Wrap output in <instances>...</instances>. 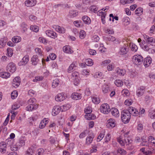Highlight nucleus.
Returning <instances> with one entry per match:
<instances>
[{
    "mask_svg": "<svg viewBox=\"0 0 155 155\" xmlns=\"http://www.w3.org/2000/svg\"><path fill=\"white\" fill-rule=\"evenodd\" d=\"M82 19L84 23L86 24L89 25L91 22V20L90 18L87 16H83Z\"/></svg>",
    "mask_w": 155,
    "mask_h": 155,
    "instance_id": "28",
    "label": "nucleus"
},
{
    "mask_svg": "<svg viewBox=\"0 0 155 155\" xmlns=\"http://www.w3.org/2000/svg\"><path fill=\"white\" fill-rule=\"evenodd\" d=\"M100 110L102 113L104 114H108L110 111V108L109 105L107 104H102L101 106Z\"/></svg>",
    "mask_w": 155,
    "mask_h": 155,
    "instance_id": "4",
    "label": "nucleus"
},
{
    "mask_svg": "<svg viewBox=\"0 0 155 155\" xmlns=\"http://www.w3.org/2000/svg\"><path fill=\"white\" fill-rule=\"evenodd\" d=\"M111 112L112 115L116 117H118L119 115V112L118 109L115 107H113L111 109Z\"/></svg>",
    "mask_w": 155,
    "mask_h": 155,
    "instance_id": "21",
    "label": "nucleus"
},
{
    "mask_svg": "<svg viewBox=\"0 0 155 155\" xmlns=\"http://www.w3.org/2000/svg\"><path fill=\"white\" fill-rule=\"evenodd\" d=\"M121 120L124 123H128L131 118V115L127 110H124L121 113Z\"/></svg>",
    "mask_w": 155,
    "mask_h": 155,
    "instance_id": "2",
    "label": "nucleus"
},
{
    "mask_svg": "<svg viewBox=\"0 0 155 155\" xmlns=\"http://www.w3.org/2000/svg\"><path fill=\"white\" fill-rule=\"evenodd\" d=\"M114 68L113 64H110L107 67V69L108 71H112Z\"/></svg>",
    "mask_w": 155,
    "mask_h": 155,
    "instance_id": "64",
    "label": "nucleus"
},
{
    "mask_svg": "<svg viewBox=\"0 0 155 155\" xmlns=\"http://www.w3.org/2000/svg\"><path fill=\"white\" fill-rule=\"evenodd\" d=\"M115 85L118 87H121L123 84V81L117 79L114 82Z\"/></svg>",
    "mask_w": 155,
    "mask_h": 155,
    "instance_id": "38",
    "label": "nucleus"
},
{
    "mask_svg": "<svg viewBox=\"0 0 155 155\" xmlns=\"http://www.w3.org/2000/svg\"><path fill=\"white\" fill-rule=\"evenodd\" d=\"M143 12V9L141 8H137L135 11V14L138 15L141 14Z\"/></svg>",
    "mask_w": 155,
    "mask_h": 155,
    "instance_id": "54",
    "label": "nucleus"
},
{
    "mask_svg": "<svg viewBox=\"0 0 155 155\" xmlns=\"http://www.w3.org/2000/svg\"><path fill=\"white\" fill-rule=\"evenodd\" d=\"M29 61V56L28 55H25L22 59L18 63L19 66L23 65L27 63Z\"/></svg>",
    "mask_w": 155,
    "mask_h": 155,
    "instance_id": "15",
    "label": "nucleus"
},
{
    "mask_svg": "<svg viewBox=\"0 0 155 155\" xmlns=\"http://www.w3.org/2000/svg\"><path fill=\"white\" fill-rule=\"evenodd\" d=\"M59 81L58 79H55L54 80L52 84V86L53 88H55L59 84Z\"/></svg>",
    "mask_w": 155,
    "mask_h": 155,
    "instance_id": "45",
    "label": "nucleus"
},
{
    "mask_svg": "<svg viewBox=\"0 0 155 155\" xmlns=\"http://www.w3.org/2000/svg\"><path fill=\"white\" fill-rule=\"evenodd\" d=\"M62 108V110L61 111H65L67 110L69 108V105L68 104H67L66 105H63L61 107Z\"/></svg>",
    "mask_w": 155,
    "mask_h": 155,
    "instance_id": "56",
    "label": "nucleus"
},
{
    "mask_svg": "<svg viewBox=\"0 0 155 155\" xmlns=\"http://www.w3.org/2000/svg\"><path fill=\"white\" fill-rule=\"evenodd\" d=\"M20 105L18 104L17 103H15L14 105L12 106V110H11V113L14 114V116L16 115L17 113L14 112L13 110L18 109L20 107Z\"/></svg>",
    "mask_w": 155,
    "mask_h": 155,
    "instance_id": "27",
    "label": "nucleus"
},
{
    "mask_svg": "<svg viewBox=\"0 0 155 155\" xmlns=\"http://www.w3.org/2000/svg\"><path fill=\"white\" fill-rule=\"evenodd\" d=\"M148 140L149 142L153 146H155V139L152 136H150L148 138Z\"/></svg>",
    "mask_w": 155,
    "mask_h": 155,
    "instance_id": "37",
    "label": "nucleus"
},
{
    "mask_svg": "<svg viewBox=\"0 0 155 155\" xmlns=\"http://www.w3.org/2000/svg\"><path fill=\"white\" fill-rule=\"evenodd\" d=\"M19 146H22L25 145V140L24 139H20L19 142H18Z\"/></svg>",
    "mask_w": 155,
    "mask_h": 155,
    "instance_id": "58",
    "label": "nucleus"
},
{
    "mask_svg": "<svg viewBox=\"0 0 155 155\" xmlns=\"http://www.w3.org/2000/svg\"><path fill=\"white\" fill-rule=\"evenodd\" d=\"M124 140L125 141V143L128 145L130 144L132 141V140L130 139L129 137L125 138Z\"/></svg>",
    "mask_w": 155,
    "mask_h": 155,
    "instance_id": "51",
    "label": "nucleus"
},
{
    "mask_svg": "<svg viewBox=\"0 0 155 155\" xmlns=\"http://www.w3.org/2000/svg\"><path fill=\"white\" fill-rule=\"evenodd\" d=\"M66 94L64 93H61L58 94L55 97V99L58 101H63L67 97Z\"/></svg>",
    "mask_w": 155,
    "mask_h": 155,
    "instance_id": "7",
    "label": "nucleus"
},
{
    "mask_svg": "<svg viewBox=\"0 0 155 155\" xmlns=\"http://www.w3.org/2000/svg\"><path fill=\"white\" fill-rule=\"evenodd\" d=\"M130 47L131 51L134 52H136L138 49L137 46L134 44H130Z\"/></svg>",
    "mask_w": 155,
    "mask_h": 155,
    "instance_id": "42",
    "label": "nucleus"
},
{
    "mask_svg": "<svg viewBox=\"0 0 155 155\" xmlns=\"http://www.w3.org/2000/svg\"><path fill=\"white\" fill-rule=\"evenodd\" d=\"M144 39L147 42L146 45H143L141 46L144 50L148 51L152 49L153 46L155 47V39L153 37H150L145 35H144Z\"/></svg>",
    "mask_w": 155,
    "mask_h": 155,
    "instance_id": "1",
    "label": "nucleus"
},
{
    "mask_svg": "<svg viewBox=\"0 0 155 155\" xmlns=\"http://www.w3.org/2000/svg\"><path fill=\"white\" fill-rule=\"evenodd\" d=\"M46 34L48 36L53 38H55L57 37V35L56 32L51 30H47L45 32Z\"/></svg>",
    "mask_w": 155,
    "mask_h": 155,
    "instance_id": "10",
    "label": "nucleus"
},
{
    "mask_svg": "<svg viewBox=\"0 0 155 155\" xmlns=\"http://www.w3.org/2000/svg\"><path fill=\"white\" fill-rule=\"evenodd\" d=\"M103 38L106 41H114L116 40V38L115 37H114L111 35L104 36Z\"/></svg>",
    "mask_w": 155,
    "mask_h": 155,
    "instance_id": "29",
    "label": "nucleus"
},
{
    "mask_svg": "<svg viewBox=\"0 0 155 155\" xmlns=\"http://www.w3.org/2000/svg\"><path fill=\"white\" fill-rule=\"evenodd\" d=\"M39 41L45 44H46L47 43V41L45 38L42 37H39Z\"/></svg>",
    "mask_w": 155,
    "mask_h": 155,
    "instance_id": "60",
    "label": "nucleus"
},
{
    "mask_svg": "<svg viewBox=\"0 0 155 155\" xmlns=\"http://www.w3.org/2000/svg\"><path fill=\"white\" fill-rule=\"evenodd\" d=\"M18 92L16 91H15L12 92L11 97L12 99H15L18 96Z\"/></svg>",
    "mask_w": 155,
    "mask_h": 155,
    "instance_id": "49",
    "label": "nucleus"
},
{
    "mask_svg": "<svg viewBox=\"0 0 155 155\" xmlns=\"http://www.w3.org/2000/svg\"><path fill=\"white\" fill-rule=\"evenodd\" d=\"M48 120L46 118L44 119L40 122L39 124V128L42 129L45 127L46 124L48 123Z\"/></svg>",
    "mask_w": 155,
    "mask_h": 155,
    "instance_id": "30",
    "label": "nucleus"
},
{
    "mask_svg": "<svg viewBox=\"0 0 155 155\" xmlns=\"http://www.w3.org/2000/svg\"><path fill=\"white\" fill-rule=\"evenodd\" d=\"M153 153H155V149H154L153 148V150H148L147 151L145 152V154H147L148 155H151Z\"/></svg>",
    "mask_w": 155,
    "mask_h": 155,
    "instance_id": "63",
    "label": "nucleus"
},
{
    "mask_svg": "<svg viewBox=\"0 0 155 155\" xmlns=\"http://www.w3.org/2000/svg\"><path fill=\"white\" fill-rule=\"evenodd\" d=\"M38 57L37 55H34L31 58L32 64L34 65H36L38 62Z\"/></svg>",
    "mask_w": 155,
    "mask_h": 155,
    "instance_id": "32",
    "label": "nucleus"
},
{
    "mask_svg": "<svg viewBox=\"0 0 155 155\" xmlns=\"http://www.w3.org/2000/svg\"><path fill=\"white\" fill-rule=\"evenodd\" d=\"M149 115L152 119L155 118V111L152 109L149 110Z\"/></svg>",
    "mask_w": 155,
    "mask_h": 155,
    "instance_id": "40",
    "label": "nucleus"
},
{
    "mask_svg": "<svg viewBox=\"0 0 155 155\" xmlns=\"http://www.w3.org/2000/svg\"><path fill=\"white\" fill-rule=\"evenodd\" d=\"M152 62V59L150 57H147L144 59L143 64L145 67H148Z\"/></svg>",
    "mask_w": 155,
    "mask_h": 155,
    "instance_id": "18",
    "label": "nucleus"
},
{
    "mask_svg": "<svg viewBox=\"0 0 155 155\" xmlns=\"http://www.w3.org/2000/svg\"><path fill=\"white\" fill-rule=\"evenodd\" d=\"M77 65V63L76 62H74L71 64L68 69V72L69 73L71 71L75 69L74 68L76 67Z\"/></svg>",
    "mask_w": 155,
    "mask_h": 155,
    "instance_id": "34",
    "label": "nucleus"
},
{
    "mask_svg": "<svg viewBox=\"0 0 155 155\" xmlns=\"http://www.w3.org/2000/svg\"><path fill=\"white\" fill-rule=\"evenodd\" d=\"M63 50L64 52L67 53L71 54L73 52L68 45L64 46L63 48Z\"/></svg>",
    "mask_w": 155,
    "mask_h": 155,
    "instance_id": "31",
    "label": "nucleus"
},
{
    "mask_svg": "<svg viewBox=\"0 0 155 155\" xmlns=\"http://www.w3.org/2000/svg\"><path fill=\"white\" fill-rule=\"evenodd\" d=\"M145 91V88L144 87H140L137 91V95L139 97L142 96L144 94Z\"/></svg>",
    "mask_w": 155,
    "mask_h": 155,
    "instance_id": "14",
    "label": "nucleus"
},
{
    "mask_svg": "<svg viewBox=\"0 0 155 155\" xmlns=\"http://www.w3.org/2000/svg\"><path fill=\"white\" fill-rule=\"evenodd\" d=\"M71 97L74 100H77L81 99L82 97L80 94L74 93L72 94Z\"/></svg>",
    "mask_w": 155,
    "mask_h": 155,
    "instance_id": "24",
    "label": "nucleus"
},
{
    "mask_svg": "<svg viewBox=\"0 0 155 155\" xmlns=\"http://www.w3.org/2000/svg\"><path fill=\"white\" fill-rule=\"evenodd\" d=\"M92 102L95 104H97L100 103V99L98 97H92Z\"/></svg>",
    "mask_w": 155,
    "mask_h": 155,
    "instance_id": "41",
    "label": "nucleus"
},
{
    "mask_svg": "<svg viewBox=\"0 0 155 155\" xmlns=\"http://www.w3.org/2000/svg\"><path fill=\"white\" fill-rule=\"evenodd\" d=\"M115 120L112 118H110L107 121V126L108 127H110L112 128L114 127L116 125Z\"/></svg>",
    "mask_w": 155,
    "mask_h": 155,
    "instance_id": "17",
    "label": "nucleus"
},
{
    "mask_svg": "<svg viewBox=\"0 0 155 155\" xmlns=\"http://www.w3.org/2000/svg\"><path fill=\"white\" fill-rule=\"evenodd\" d=\"M21 39L20 37L15 36L13 37L12 38V41L14 43H18L20 42Z\"/></svg>",
    "mask_w": 155,
    "mask_h": 155,
    "instance_id": "35",
    "label": "nucleus"
},
{
    "mask_svg": "<svg viewBox=\"0 0 155 155\" xmlns=\"http://www.w3.org/2000/svg\"><path fill=\"white\" fill-rule=\"evenodd\" d=\"M85 115V118L87 120H94L96 118V116L91 113H86Z\"/></svg>",
    "mask_w": 155,
    "mask_h": 155,
    "instance_id": "25",
    "label": "nucleus"
},
{
    "mask_svg": "<svg viewBox=\"0 0 155 155\" xmlns=\"http://www.w3.org/2000/svg\"><path fill=\"white\" fill-rule=\"evenodd\" d=\"M7 56L9 57L12 56L13 54V51L11 48H8L7 49Z\"/></svg>",
    "mask_w": 155,
    "mask_h": 155,
    "instance_id": "44",
    "label": "nucleus"
},
{
    "mask_svg": "<svg viewBox=\"0 0 155 155\" xmlns=\"http://www.w3.org/2000/svg\"><path fill=\"white\" fill-rule=\"evenodd\" d=\"M28 94L31 96H33L36 94V92L33 90H30L28 91Z\"/></svg>",
    "mask_w": 155,
    "mask_h": 155,
    "instance_id": "59",
    "label": "nucleus"
},
{
    "mask_svg": "<svg viewBox=\"0 0 155 155\" xmlns=\"http://www.w3.org/2000/svg\"><path fill=\"white\" fill-rule=\"evenodd\" d=\"M79 37L81 39H83L85 37L86 34L84 31L81 30L79 33Z\"/></svg>",
    "mask_w": 155,
    "mask_h": 155,
    "instance_id": "46",
    "label": "nucleus"
},
{
    "mask_svg": "<svg viewBox=\"0 0 155 155\" xmlns=\"http://www.w3.org/2000/svg\"><path fill=\"white\" fill-rule=\"evenodd\" d=\"M62 108L59 106H54L52 109V114L53 116H55L60 112Z\"/></svg>",
    "mask_w": 155,
    "mask_h": 155,
    "instance_id": "9",
    "label": "nucleus"
},
{
    "mask_svg": "<svg viewBox=\"0 0 155 155\" xmlns=\"http://www.w3.org/2000/svg\"><path fill=\"white\" fill-rule=\"evenodd\" d=\"M133 60L135 64L140 65L143 62V58L140 55H136L133 57Z\"/></svg>",
    "mask_w": 155,
    "mask_h": 155,
    "instance_id": "3",
    "label": "nucleus"
},
{
    "mask_svg": "<svg viewBox=\"0 0 155 155\" xmlns=\"http://www.w3.org/2000/svg\"><path fill=\"white\" fill-rule=\"evenodd\" d=\"M33 149V147L29 148L27 151L25 155H32L34 153Z\"/></svg>",
    "mask_w": 155,
    "mask_h": 155,
    "instance_id": "43",
    "label": "nucleus"
},
{
    "mask_svg": "<svg viewBox=\"0 0 155 155\" xmlns=\"http://www.w3.org/2000/svg\"><path fill=\"white\" fill-rule=\"evenodd\" d=\"M105 32L106 33L109 34H113L114 33V31L113 29L110 30L109 29H107L105 30Z\"/></svg>",
    "mask_w": 155,
    "mask_h": 155,
    "instance_id": "61",
    "label": "nucleus"
},
{
    "mask_svg": "<svg viewBox=\"0 0 155 155\" xmlns=\"http://www.w3.org/2000/svg\"><path fill=\"white\" fill-rule=\"evenodd\" d=\"M53 28L55 29L56 30L60 33H63L65 32V30L64 28L61 27L58 25H54Z\"/></svg>",
    "mask_w": 155,
    "mask_h": 155,
    "instance_id": "20",
    "label": "nucleus"
},
{
    "mask_svg": "<svg viewBox=\"0 0 155 155\" xmlns=\"http://www.w3.org/2000/svg\"><path fill=\"white\" fill-rule=\"evenodd\" d=\"M30 29L32 30L33 31L37 32L39 31V28L37 26L31 25L30 26Z\"/></svg>",
    "mask_w": 155,
    "mask_h": 155,
    "instance_id": "48",
    "label": "nucleus"
},
{
    "mask_svg": "<svg viewBox=\"0 0 155 155\" xmlns=\"http://www.w3.org/2000/svg\"><path fill=\"white\" fill-rule=\"evenodd\" d=\"M20 78L19 77H16L13 80L12 86L15 87H18L20 84Z\"/></svg>",
    "mask_w": 155,
    "mask_h": 155,
    "instance_id": "11",
    "label": "nucleus"
},
{
    "mask_svg": "<svg viewBox=\"0 0 155 155\" xmlns=\"http://www.w3.org/2000/svg\"><path fill=\"white\" fill-rule=\"evenodd\" d=\"M116 71L117 74L120 76H124L126 72L125 70L120 69L119 68L117 69Z\"/></svg>",
    "mask_w": 155,
    "mask_h": 155,
    "instance_id": "33",
    "label": "nucleus"
},
{
    "mask_svg": "<svg viewBox=\"0 0 155 155\" xmlns=\"http://www.w3.org/2000/svg\"><path fill=\"white\" fill-rule=\"evenodd\" d=\"M85 63L86 65L91 66L93 65V62L92 60L90 58L87 59L85 61Z\"/></svg>",
    "mask_w": 155,
    "mask_h": 155,
    "instance_id": "39",
    "label": "nucleus"
},
{
    "mask_svg": "<svg viewBox=\"0 0 155 155\" xmlns=\"http://www.w3.org/2000/svg\"><path fill=\"white\" fill-rule=\"evenodd\" d=\"M73 24L77 27H81L82 26V22L80 20H77L74 21Z\"/></svg>",
    "mask_w": 155,
    "mask_h": 155,
    "instance_id": "36",
    "label": "nucleus"
},
{
    "mask_svg": "<svg viewBox=\"0 0 155 155\" xmlns=\"http://www.w3.org/2000/svg\"><path fill=\"white\" fill-rule=\"evenodd\" d=\"M25 5L28 7H32L36 3V0H27L25 2Z\"/></svg>",
    "mask_w": 155,
    "mask_h": 155,
    "instance_id": "12",
    "label": "nucleus"
},
{
    "mask_svg": "<svg viewBox=\"0 0 155 155\" xmlns=\"http://www.w3.org/2000/svg\"><path fill=\"white\" fill-rule=\"evenodd\" d=\"M122 94L124 96H127L129 94L128 90L127 89H124L122 91Z\"/></svg>",
    "mask_w": 155,
    "mask_h": 155,
    "instance_id": "53",
    "label": "nucleus"
},
{
    "mask_svg": "<svg viewBox=\"0 0 155 155\" xmlns=\"http://www.w3.org/2000/svg\"><path fill=\"white\" fill-rule=\"evenodd\" d=\"M38 108V105L37 104L35 105L34 104H28V105L26 107V110L28 111H32L33 110L36 109Z\"/></svg>",
    "mask_w": 155,
    "mask_h": 155,
    "instance_id": "19",
    "label": "nucleus"
},
{
    "mask_svg": "<svg viewBox=\"0 0 155 155\" xmlns=\"http://www.w3.org/2000/svg\"><path fill=\"white\" fill-rule=\"evenodd\" d=\"M94 137V136L93 135L87 136L86 139L85 144L89 145L91 144L93 141V139Z\"/></svg>",
    "mask_w": 155,
    "mask_h": 155,
    "instance_id": "22",
    "label": "nucleus"
},
{
    "mask_svg": "<svg viewBox=\"0 0 155 155\" xmlns=\"http://www.w3.org/2000/svg\"><path fill=\"white\" fill-rule=\"evenodd\" d=\"M36 101V99L34 98H32L28 100L27 102L28 104L35 105V103Z\"/></svg>",
    "mask_w": 155,
    "mask_h": 155,
    "instance_id": "47",
    "label": "nucleus"
},
{
    "mask_svg": "<svg viewBox=\"0 0 155 155\" xmlns=\"http://www.w3.org/2000/svg\"><path fill=\"white\" fill-rule=\"evenodd\" d=\"M132 103V101L130 99H127L125 100L124 102L125 104L128 106L130 105Z\"/></svg>",
    "mask_w": 155,
    "mask_h": 155,
    "instance_id": "57",
    "label": "nucleus"
},
{
    "mask_svg": "<svg viewBox=\"0 0 155 155\" xmlns=\"http://www.w3.org/2000/svg\"><path fill=\"white\" fill-rule=\"evenodd\" d=\"M10 74L7 72H3L0 73V77L5 79H7L10 76Z\"/></svg>",
    "mask_w": 155,
    "mask_h": 155,
    "instance_id": "26",
    "label": "nucleus"
},
{
    "mask_svg": "<svg viewBox=\"0 0 155 155\" xmlns=\"http://www.w3.org/2000/svg\"><path fill=\"white\" fill-rule=\"evenodd\" d=\"M102 92L104 94H107L110 91V87L107 84H104L102 87Z\"/></svg>",
    "mask_w": 155,
    "mask_h": 155,
    "instance_id": "16",
    "label": "nucleus"
},
{
    "mask_svg": "<svg viewBox=\"0 0 155 155\" xmlns=\"http://www.w3.org/2000/svg\"><path fill=\"white\" fill-rule=\"evenodd\" d=\"M7 40L6 38H1L0 40V48H3L6 45Z\"/></svg>",
    "mask_w": 155,
    "mask_h": 155,
    "instance_id": "23",
    "label": "nucleus"
},
{
    "mask_svg": "<svg viewBox=\"0 0 155 155\" xmlns=\"http://www.w3.org/2000/svg\"><path fill=\"white\" fill-rule=\"evenodd\" d=\"M127 110L129 111L130 115L131 114L134 116H137L139 114V112L137 110L133 107H129L128 108Z\"/></svg>",
    "mask_w": 155,
    "mask_h": 155,
    "instance_id": "6",
    "label": "nucleus"
},
{
    "mask_svg": "<svg viewBox=\"0 0 155 155\" xmlns=\"http://www.w3.org/2000/svg\"><path fill=\"white\" fill-rule=\"evenodd\" d=\"M6 144L5 142L2 141L0 143V152L2 153H4L6 152Z\"/></svg>",
    "mask_w": 155,
    "mask_h": 155,
    "instance_id": "13",
    "label": "nucleus"
},
{
    "mask_svg": "<svg viewBox=\"0 0 155 155\" xmlns=\"http://www.w3.org/2000/svg\"><path fill=\"white\" fill-rule=\"evenodd\" d=\"M70 16L72 17H74L76 16L78 14V12L74 10H71L70 12Z\"/></svg>",
    "mask_w": 155,
    "mask_h": 155,
    "instance_id": "50",
    "label": "nucleus"
},
{
    "mask_svg": "<svg viewBox=\"0 0 155 155\" xmlns=\"http://www.w3.org/2000/svg\"><path fill=\"white\" fill-rule=\"evenodd\" d=\"M104 134L103 133H100L97 138V141L98 142L100 141L104 137Z\"/></svg>",
    "mask_w": 155,
    "mask_h": 155,
    "instance_id": "55",
    "label": "nucleus"
},
{
    "mask_svg": "<svg viewBox=\"0 0 155 155\" xmlns=\"http://www.w3.org/2000/svg\"><path fill=\"white\" fill-rule=\"evenodd\" d=\"M117 152L122 155H124L125 154L126 151L124 149L119 148L117 150Z\"/></svg>",
    "mask_w": 155,
    "mask_h": 155,
    "instance_id": "52",
    "label": "nucleus"
},
{
    "mask_svg": "<svg viewBox=\"0 0 155 155\" xmlns=\"http://www.w3.org/2000/svg\"><path fill=\"white\" fill-rule=\"evenodd\" d=\"M49 57L52 60H54L56 58V55L54 53L50 54Z\"/></svg>",
    "mask_w": 155,
    "mask_h": 155,
    "instance_id": "62",
    "label": "nucleus"
},
{
    "mask_svg": "<svg viewBox=\"0 0 155 155\" xmlns=\"http://www.w3.org/2000/svg\"><path fill=\"white\" fill-rule=\"evenodd\" d=\"M16 69V67L15 64L13 62L9 63L6 67L7 71L12 73L14 72Z\"/></svg>",
    "mask_w": 155,
    "mask_h": 155,
    "instance_id": "5",
    "label": "nucleus"
},
{
    "mask_svg": "<svg viewBox=\"0 0 155 155\" xmlns=\"http://www.w3.org/2000/svg\"><path fill=\"white\" fill-rule=\"evenodd\" d=\"M129 47L127 45H124L120 49L119 53L120 54L124 55L126 54L129 51Z\"/></svg>",
    "mask_w": 155,
    "mask_h": 155,
    "instance_id": "8",
    "label": "nucleus"
}]
</instances>
